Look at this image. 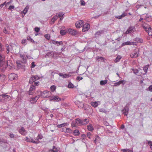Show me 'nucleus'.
<instances>
[{
    "label": "nucleus",
    "mask_w": 152,
    "mask_h": 152,
    "mask_svg": "<svg viewBox=\"0 0 152 152\" xmlns=\"http://www.w3.org/2000/svg\"><path fill=\"white\" fill-rule=\"evenodd\" d=\"M107 82V80H101L100 82V84L101 85H104L106 84Z\"/></svg>",
    "instance_id": "31"
},
{
    "label": "nucleus",
    "mask_w": 152,
    "mask_h": 152,
    "mask_svg": "<svg viewBox=\"0 0 152 152\" xmlns=\"http://www.w3.org/2000/svg\"><path fill=\"white\" fill-rule=\"evenodd\" d=\"M6 47L7 48V53H8L9 52V45L8 44H6Z\"/></svg>",
    "instance_id": "53"
},
{
    "label": "nucleus",
    "mask_w": 152,
    "mask_h": 152,
    "mask_svg": "<svg viewBox=\"0 0 152 152\" xmlns=\"http://www.w3.org/2000/svg\"><path fill=\"white\" fill-rule=\"evenodd\" d=\"M27 39L29 41H30L32 42H34V41L30 37H27Z\"/></svg>",
    "instance_id": "41"
},
{
    "label": "nucleus",
    "mask_w": 152,
    "mask_h": 152,
    "mask_svg": "<svg viewBox=\"0 0 152 152\" xmlns=\"http://www.w3.org/2000/svg\"><path fill=\"white\" fill-rule=\"evenodd\" d=\"M25 140L27 142H31L35 144L38 143L37 141L34 140L33 139L30 137H26Z\"/></svg>",
    "instance_id": "8"
},
{
    "label": "nucleus",
    "mask_w": 152,
    "mask_h": 152,
    "mask_svg": "<svg viewBox=\"0 0 152 152\" xmlns=\"http://www.w3.org/2000/svg\"><path fill=\"white\" fill-rule=\"evenodd\" d=\"M100 112L103 113H106L107 112L106 110L104 108H101L99 110Z\"/></svg>",
    "instance_id": "44"
},
{
    "label": "nucleus",
    "mask_w": 152,
    "mask_h": 152,
    "mask_svg": "<svg viewBox=\"0 0 152 152\" xmlns=\"http://www.w3.org/2000/svg\"><path fill=\"white\" fill-rule=\"evenodd\" d=\"M64 15V14L63 13V12H60L59 14H58V15L57 17H63V15Z\"/></svg>",
    "instance_id": "46"
},
{
    "label": "nucleus",
    "mask_w": 152,
    "mask_h": 152,
    "mask_svg": "<svg viewBox=\"0 0 152 152\" xmlns=\"http://www.w3.org/2000/svg\"><path fill=\"white\" fill-rule=\"evenodd\" d=\"M121 151L124 152H132V150L127 149H122Z\"/></svg>",
    "instance_id": "37"
},
{
    "label": "nucleus",
    "mask_w": 152,
    "mask_h": 152,
    "mask_svg": "<svg viewBox=\"0 0 152 152\" xmlns=\"http://www.w3.org/2000/svg\"><path fill=\"white\" fill-rule=\"evenodd\" d=\"M72 132V130L71 129L68 128H66V132L71 133Z\"/></svg>",
    "instance_id": "47"
},
{
    "label": "nucleus",
    "mask_w": 152,
    "mask_h": 152,
    "mask_svg": "<svg viewBox=\"0 0 152 152\" xmlns=\"http://www.w3.org/2000/svg\"><path fill=\"white\" fill-rule=\"evenodd\" d=\"M80 104L78 106L79 107H83L84 106V104L82 102H79Z\"/></svg>",
    "instance_id": "48"
},
{
    "label": "nucleus",
    "mask_w": 152,
    "mask_h": 152,
    "mask_svg": "<svg viewBox=\"0 0 152 152\" xmlns=\"http://www.w3.org/2000/svg\"><path fill=\"white\" fill-rule=\"evenodd\" d=\"M139 50H138L137 51H135L133 53H132L130 54V56L131 58H136L139 56Z\"/></svg>",
    "instance_id": "3"
},
{
    "label": "nucleus",
    "mask_w": 152,
    "mask_h": 152,
    "mask_svg": "<svg viewBox=\"0 0 152 152\" xmlns=\"http://www.w3.org/2000/svg\"><path fill=\"white\" fill-rule=\"evenodd\" d=\"M17 75L14 73H11L10 74V80H12L17 77Z\"/></svg>",
    "instance_id": "16"
},
{
    "label": "nucleus",
    "mask_w": 152,
    "mask_h": 152,
    "mask_svg": "<svg viewBox=\"0 0 152 152\" xmlns=\"http://www.w3.org/2000/svg\"><path fill=\"white\" fill-rule=\"evenodd\" d=\"M81 136L83 137L82 140H83L86 138V135L85 134H82L81 135Z\"/></svg>",
    "instance_id": "56"
},
{
    "label": "nucleus",
    "mask_w": 152,
    "mask_h": 152,
    "mask_svg": "<svg viewBox=\"0 0 152 152\" xmlns=\"http://www.w3.org/2000/svg\"><path fill=\"white\" fill-rule=\"evenodd\" d=\"M53 58L55 56L57 55V53L56 52H53L52 53Z\"/></svg>",
    "instance_id": "61"
},
{
    "label": "nucleus",
    "mask_w": 152,
    "mask_h": 152,
    "mask_svg": "<svg viewBox=\"0 0 152 152\" xmlns=\"http://www.w3.org/2000/svg\"><path fill=\"white\" fill-rule=\"evenodd\" d=\"M87 127L88 130L89 131H92L94 129L93 126L92 125H88Z\"/></svg>",
    "instance_id": "23"
},
{
    "label": "nucleus",
    "mask_w": 152,
    "mask_h": 152,
    "mask_svg": "<svg viewBox=\"0 0 152 152\" xmlns=\"http://www.w3.org/2000/svg\"><path fill=\"white\" fill-rule=\"evenodd\" d=\"M134 41L139 43H142L143 41V39H142L138 37L135 38L134 39Z\"/></svg>",
    "instance_id": "19"
},
{
    "label": "nucleus",
    "mask_w": 152,
    "mask_h": 152,
    "mask_svg": "<svg viewBox=\"0 0 152 152\" xmlns=\"http://www.w3.org/2000/svg\"><path fill=\"white\" fill-rule=\"evenodd\" d=\"M19 132L23 135H25L27 133L26 131L23 127H21L18 131Z\"/></svg>",
    "instance_id": "7"
},
{
    "label": "nucleus",
    "mask_w": 152,
    "mask_h": 152,
    "mask_svg": "<svg viewBox=\"0 0 152 152\" xmlns=\"http://www.w3.org/2000/svg\"><path fill=\"white\" fill-rule=\"evenodd\" d=\"M148 33V35L150 36H152V29L151 28V30L149 29V30H147V31Z\"/></svg>",
    "instance_id": "40"
},
{
    "label": "nucleus",
    "mask_w": 152,
    "mask_h": 152,
    "mask_svg": "<svg viewBox=\"0 0 152 152\" xmlns=\"http://www.w3.org/2000/svg\"><path fill=\"white\" fill-rule=\"evenodd\" d=\"M68 32L69 34L73 35H75L77 33V31L74 29L70 28L68 30Z\"/></svg>",
    "instance_id": "6"
},
{
    "label": "nucleus",
    "mask_w": 152,
    "mask_h": 152,
    "mask_svg": "<svg viewBox=\"0 0 152 152\" xmlns=\"http://www.w3.org/2000/svg\"><path fill=\"white\" fill-rule=\"evenodd\" d=\"M70 76V75L69 74H63V77L64 78L69 77Z\"/></svg>",
    "instance_id": "52"
},
{
    "label": "nucleus",
    "mask_w": 152,
    "mask_h": 152,
    "mask_svg": "<svg viewBox=\"0 0 152 152\" xmlns=\"http://www.w3.org/2000/svg\"><path fill=\"white\" fill-rule=\"evenodd\" d=\"M74 135L75 136H78L80 134V132L77 129L75 130L73 132Z\"/></svg>",
    "instance_id": "27"
},
{
    "label": "nucleus",
    "mask_w": 152,
    "mask_h": 152,
    "mask_svg": "<svg viewBox=\"0 0 152 152\" xmlns=\"http://www.w3.org/2000/svg\"><path fill=\"white\" fill-rule=\"evenodd\" d=\"M56 87L55 85H53L50 87V89L52 92H54L56 89Z\"/></svg>",
    "instance_id": "30"
},
{
    "label": "nucleus",
    "mask_w": 152,
    "mask_h": 152,
    "mask_svg": "<svg viewBox=\"0 0 152 152\" xmlns=\"http://www.w3.org/2000/svg\"><path fill=\"white\" fill-rule=\"evenodd\" d=\"M82 122L83 123V125H85L88 123L89 122V119L87 118H85L83 120H82Z\"/></svg>",
    "instance_id": "22"
},
{
    "label": "nucleus",
    "mask_w": 152,
    "mask_h": 152,
    "mask_svg": "<svg viewBox=\"0 0 152 152\" xmlns=\"http://www.w3.org/2000/svg\"><path fill=\"white\" fill-rule=\"evenodd\" d=\"M28 9V6H26L23 11V13L24 14V15L26 14Z\"/></svg>",
    "instance_id": "29"
},
{
    "label": "nucleus",
    "mask_w": 152,
    "mask_h": 152,
    "mask_svg": "<svg viewBox=\"0 0 152 152\" xmlns=\"http://www.w3.org/2000/svg\"><path fill=\"white\" fill-rule=\"evenodd\" d=\"M22 60L21 61V62L22 63L25 64L26 62V57L23 56L22 58Z\"/></svg>",
    "instance_id": "35"
},
{
    "label": "nucleus",
    "mask_w": 152,
    "mask_h": 152,
    "mask_svg": "<svg viewBox=\"0 0 152 152\" xmlns=\"http://www.w3.org/2000/svg\"><path fill=\"white\" fill-rule=\"evenodd\" d=\"M103 33L104 32L102 30L99 31H97L95 34V38L98 37H99L100 36L101 34H103Z\"/></svg>",
    "instance_id": "15"
},
{
    "label": "nucleus",
    "mask_w": 152,
    "mask_h": 152,
    "mask_svg": "<svg viewBox=\"0 0 152 152\" xmlns=\"http://www.w3.org/2000/svg\"><path fill=\"white\" fill-rule=\"evenodd\" d=\"M43 137L42 136V135H40V134H38V136H37V140H39V139H42Z\"/></svg>",
    "instance_id": "49"
},
{
    "label": "nucleus",
    "mask_w": 152,
    "mask_h": 152,
    "mask_svg": "<svg viewBox=\"0 0 152 152\" xmlns=\"http://www.w3.org/2000/svg\"><path fill=\"white\" fill-rule=\"evenodd\" d=\"M90 25L88 23H85L84 25L83 26V27L82 29V31L83 32H85L88 31Z\"/></svg>",
    "instance_id": "5"
},
{
    "label": "nucleus",
    "mask_w": 152,
    "mask_h": 152,
    "mask_svg": "<svg viewBox=\"0 0 152 152\" xmlns=\"http://www.w3.org/2000/svg\"><path fill=\"white\" fill-rule=\"evenodd\" d=\"M91 135V133L90 132H88L87 134V137L90 139H91V137H90Z\"/></svg>",
    "instance_id": "59"
},
{
    "label": "nucleus",
    "mask_w": 152,
    "mask_h": 152,
    "mask_svg": "<svg viewBox=\"0 0 152 152\" xmlns=\"http://www.w3.org/2000/svg\"><path fill=\"white\" fill-rule=\"evenodd\" d=\"M129 107L127 106H125L122 110V112L125 116H126L129 113Z\"/></svg>",
    "instance_id": "2"
},
{
    "label": "nucleus",
    "mask_w": 152,
    "mask_h": 152,
    "mask_svg": "<svg viewBox=\"0 0 152 152\" xmlns=\"http://www.w3.org/2000/svg\"><path fill=\"white\" fill-rule=\"evenodd\" d=\"M7 93H4L0 95V100H2L9 99V96L7 95Z\"/></svg>",
    "instance_id": "4"
},
{
    "label": "nucleus",
    "mask_w": 152,
    "mask_h": 152,
    "mask_svg": "<svg viewBox=\"0 0 152 152\" xmlns=\"http://www.w3.org/2000/svg\"><path fill=\"white\" fill-rule=\"evenodd\" d=\"M83 79V78L82 77H81L80 76H77L76 78L77 80H78L79 81Z\"/></svg>",
    "instance_id": "58"
},
{
    "label": "nucleus",
    "mask_w": 152,
    "mask_h": 152,
    "mask_svg": "<svg viewBox=\"0 0 152 152\" xmlns=\"http://www.w3.org/2000/svg\"><path fill=\"white\" fill-rule=\"evenodd\" d=\"M38 97L37 96H36L35 97H33L31 98V101L32 102H31L34 103V102H36L37 100L38 99Z\"/></svg>",
    "instance_id": "28"
},
{
    "label": "nucleus",
    "mask_w": 152,
    "mask_h": 152,
    "mask_svg": "<svg viewBox=\"0 0 152 152\" xmlns=\"http://www.w3.org/2000/svg\"><path fill=\"white\" fill-rule=\"evenodd\" d=\"M146 90L147 91H149L151 92H152V85L149 86L148 88L146 89Z\"/></svg>",
    "instance_id": "43"
},
{
    "label": "nucleus",
    "mask_w": 152,
    "mask_h": 152,
    "mask_svg": "<svg viewBox=\"0 0 152 152\" xmlns=\"http://www.w3.org/2000/svg\"><path fill=\"white\" fill-rule=\"evenodd\" d=\"M83 22L82 20H79L77 21L75 23L76 27L77 28H79L83 26Z\"/></svg>",
    "instance_id": "9"
},
{
    "label": "nucleus",
    "mask_w": 152,
    "mask_h": 152,
    "mask_svg": "<svg viewBox=\"0 0 152 152\" xmlns=\"http://www.w3.org/2000/svg\"><path fill=\"white\" fill-rule=\"evenodd\" d=\"M16 137L13 134H10V138H16Z\"/></svg>",
    "instance_id": "55"
},
{
    "label": "nucleus",
    "mask_w": 152,
    "mask_h": 152,
    "mask_svg": "<svg viewBox=\"0 0 152 152\" xmlns=\"http://www.w3.org/2000/svg\"><path fill=\"white\" fill-rule=\"evenodd\" d=\"M62 132H66V128H64L61 129Z\"/></svg>",
    "instance_id": "54"
},
{
    "label": "nucleus",
    "mask_w": 152,
    "mask_h": 152,
    "mask_svg": "<svg viewBox=\"0 0 152 152\" xmlns=\"http://www.w3.org/2000/svg\"><path fill=\"white\" fill-rule=\"evenodd\" d=\"M121 58V57L120 56H118L115 60V62L116 63L118 62Z\"/></svg>",
    "instance_id": "32"
},
{
    "label": "nucleus",
    "mask_w": 152,
    "mask_h": 152,
    "mask_svg": "<svg viewBox=\"0 0 152 152\" xmlns=\"http://www.w3.org/2000/svg\"><path fill=\"white\" fill-rule=\"evenodd\" d=\"M126 15V13L124 12L120 16H115V18L118 19H121Z\"/></svg>",
    "instance_id": "17"
},
{
    "label": "nucleus",
    "mask_w": 152,
    "mask_h": 152,
    "mask_svg": "<svg viewBox=\"0 0 152 152\" xmlns=\"http://www.w3.org/2000/svg\"><path fill=\"white\" fill-rule=\"evenodd\" d=\"M96 60L98 61H101L105 62L104 58L102 57L97 56L96 58Z\"/></svg>",
    "instance_id": "18"
},
{
    "label": "nucleus",
    "mask_w": 152,
    "mask_h": 152,
    "mask_svg": "<svg viewBox=\"0 0 152 152\" xmlns=\"http://www.w3.org/2000/svg\"><path fill=\"white\" fill-rule=\"evenodd\" d=\"M68 87L69 88H73L74 87V86L71 82L69 83Z\"/></svg>",
    "instance_id": "34"
},
{
    "label": "nucleus",
    "mask_w": 152,
    "mask_h": 152,
    "mask_svg": "<svg viewBox=\"0 0 152 152\" xmlns=\"http://www.w3.org/2000/svg\"><path fill=\"white\" fill-rule=\"evenodd\" d=\"M80 4L81 5L84 6L85 4V3L83 0H80Z\"/></svg>",
    "instance_id": "51"
},
{
    "label": "nucleus",
    "mask_w": 152,
    "mask_h": 152,
    "mask_svg": "<svg viewBox=\"0 0 152 152\" xmlns=\"http://www.w3.org/2000/svg\"><path fill=\"white\" fill-rule=\"evenodd\" d=\"M4 58L3 55L0 53V66H2L4 63Z\"/></svg>",
    "instance_id": "12"
},
{
    "label": "nucleus",
    "mask_w": 152,
    "mask_h": 152,
    "mask_svg": "<svg viewBox=\"0 0 152 152\" xmlns=\"http://www.w3.org/2000/svg\"><path fill=\"white\" fill-rule=\"evenodd\" d=\"M88 50V46H86L84 49L83 50H81L80 51V53H82L85 50Z\"/></svg>",
    "instance_id": "45"
},
{
    "label": "nucleus",
    "mask_w": 152,
    "mask_h": 152,
    "mask_svg": "<svg viewBox=\"0 0 152 152\" xmlns=\"http://www.w3.org/2000/svg\"><path fill=\"white\" fill-rule=\"evenodd\" d=\"M143 28L146 31H147V30H151V26L148 24H145L144 25H142Z\"/></svg>",
    "instance_id": "13"
},
{
    "label": "nucleus",
    "mask_w": 152,
    "mask_h": 152,
    "mask_svg": "<svg viewBox=\"0 0 152 152\" xmlns=\"http://www.w3.org/2000/svg\"><path fill=\"white\" fill-rule=\"evenodd\" d=\"M34 30L36 32H38L40 30V28L38 27H36L34 28Z\"/></svg>",
    "instance_id": "50"
},
{
    "label": "nucleus",
    "mask_w": 152,
    "mask_h": 152,
    "mask_svg": "<svg viewBox=\"0 0 152 152\" xmlns=\"http://www.w3.org/2000/svg\"><path fill=\"white\" fill-rule=\"evenodd\" d=\"M31 68H34V67L36 65H35V63L34 62H32L31 63Z\"/></svg>",
    "instance_id": "57"
},
{
    "label": "nucleus",
    "mask_w": 152,
    "mask_h": 152,
    "mask_svg": "<svg viewBox=\"0 0 152 152\" xmlns=\"http://www.w3.org/2000/svg\"><path fill=\"white\" fill-rule=\"evenodd\" d=\"M58 18V17H57V16H54L52 18L51 20L52 22H54Z\"/></svg>",
    "instance_id": "36"
},
{
    "label": "nucleus",
    "mask_w": 152,
    "mask_h": 152,
    "mask_svg": "<svg viewBox=\"0 0 152 152\" xmlns=\"http://www.w3.org/2000/svg\"><path fill=\"white\" fill-rule=\"evenodd\" d=\"M91 104L92 106L96 107L98 106V103L97 102H91Z\"/></svg>",
    "instance_id": "24"
},
{
    "label": "nucleus",
    "mask_w": 152,
    "mask_h": 152,
    "mask_svg": "<svg viewBox=\"0 0 152 152\" xmlns=\"http://www.w3.org/2000/svg\"><path fill=\"white\" fill-rule=\"evenodd\" d=\"M148 144L150 146L152 145V142L151 141H148Z\"/></svg>",
    "instance_id": "63"
},
{
    "label": "nucleus",
    "mask_w": 152,
    "mask_h": 152,
    "mask_svg": "<svg viewBox=\"0 0 152 152\" xmlns=\"http://www.w3.org/2000/svg\"><path fill=\"white\" fill-rule=\"evenodd\" d=\"M126 81L124 80H120L118 82H116L114 83V86H119L121 84H122L124 85Z\"/></svg>",
    "instance_id": "10"
},
{
    "label": "nucleus",
    "mask_w": 152,
    "mask_h": 152,
    "mask_svg": "<svg viewBox=\"0 0 152 152\" xmlns=\"http://www.w3.org/2000/svg\"><path fill=\"white\" fill-rule=\"evenodd\" d=\"M52 53H53V51H52L48 52L46 54L45 56V57H46V56H47L48 57H50L51 58H53Z\"/></svg>",
    "instance_id": "26"
},
{
    "label": "nucleus",
    "mask_w": 152,
    "mask_h": 152,
    "mask_svg": "<svg viewBox=\"0 0 152 152\" xmlns=\"http://www.w3.org/2000/svg\"><path fill=\"white\" fill-rule=\"evenodd\" d=\"M58 150L55 146H53V149L49 150V152H58Z\"/></svg>",
    "instance_id": "21"
},
{
    "label": "nucleus",
    "mask_w": 152,
    "mask_h": 152,
    "mask_svg": "<svg viewBox=\"0 0 152 152\" xmlns=\"http://www.w3.org/2000/svg\"><path fill=\"white\" fill-rule=\"evenodd\" d=\"M41 95L44 97L47 98L50 96L51 95V93L48 91H45L42 92Z\"/></svg>",
    "instance_id": "1"
},
{
    "label": "nucleus",
    "mask_w": 152,
    "mask_h": 152,
    "mask_svg": "<svg viewBox=\"0 0 152 152\" xmlns=\"http://www.w3.org/2000/svg\"><path fill=\"white\" fill-rule=\"evenodd\" d=\"M75 122L79 126L83 125V123L82 122V120H81L80 118H77L75 119Z\"/></svg>",
    "instance_id": "14"
},
{
    "label": "nucleus",
    "mask_w": 152,
    "mask_h": 152,
    "mask_svg": "<svg viewBox=\"0 0 152 152\" xmlns=\"http://www.w3.org/2000/svg\"><path fill=\"white\" fill-rule=\"evenodd\" d=\"M134 29V28L133 27H132L131 26H130L128 28V30L130 32H132V31L133 30V29Z\"/></svg>",
    "instance_id": "42"
},
{
    "label": "nucleus",
    "mask_w": 152,
    "mask_h": 152,
    "mask_svg": "<svg viewBox=\"0 0 152 152\" xmlns=\"http://www.w3.org/2000/svg\"><path fill=\"white\" fill-rule=\"evenodd\" d=\"M26 42V39H23L22 41V43L23 44L25 45Z\"/></svg>",
    "instance_id": "64"
},
{
    "label": "nucleus",
    "mask_w": 152,
    "mask_h": 152,
    "mask_svg": "<svg viewBox=\"0 0 152 152\" xmlns=\"http://www.w3.org/2000/svg\"><path fill=\"white\" fill-rule=\"evenodd\" d=\"M35 90V86L34 85H32L31 86L29 90H30V91H34Z\"/></svg>",
    "instance_id": "38"
},
{
    "label": "nucleus",
    "mask_w": 152,
    "mask_h": 152,
    "mask_svg": "<svg viewBox=\"0 0 152 152\" xmlns=\"http://www.w3.org/2000/svg\"><path fill=\"white\" fill-rule=\"evenodd\" d=\"M148 67V66L147 65H146L144 67L143 70H144V72L145 73L147 72Z\"/></svg>",
    "instance_id": "39"
},
{
    "label": "nucleus",
    "mask_w": 152,
    "mask_h": 152,
    "mask_svg": "<svg viewBox=\"0 0 152 152\" xmlns=\"http://www.w3.org/2000/svg\"><path fill=\"white\" fill-rule=\"evenodd\" d=\"M36 81L35 78L34 76H32L30 79L29 83L30 84H32L34 82Z\"/></svg>",
    "instance_id": "25"
},
{
    "label": "nucleus",
    "mask_w": 152,
    "mask_h": 152,
    "mask_svg": "<svg viewBox=\"0 0 152 152\" xmlns=\"http://www.w3.org/2000/svg\"><path fill=\"white\" fill-rule=\"evenodd\" d=\"M60 34L62 35H65L66 33V31L65 30H62L60 31Z\"/></svg>",
    "instance_id": "33"
},
{
    "label": "nucleus",
    "mask_w": 152,
    "mask_h": 152,
    "mask_svg": "<svg viewBox=\"0 0 152 152\" xmlns=\"http://www.w3.org/2000/svg\"><path fill=\"white\" fill-rule=\"evenodd\" d=\"M57 127L58 128H61V127H64V126L63 124H60L58 125L57 126Z\"/></svg>",
    "instance_id": "60"
},
{
    "label": "nucleus",
    "mask_w": 152,
    "mask_h": 152,
    "mask_svg": "<svg viewBox=\"0 0 152 152\" xmlns=\"http://www.w3.org/2000/svg\"><path fill=\"white\" fill-rule=\"evenodd\" d=\"M34 91H30V90H29L28 91V94L29 95H32L33 93H34Z\"/></svg>",
    "instance_id": "62"
},
{
    "label": "nucleus",
    "mask_w": 152,
    "mask_h": 152,
    "mask_svg": "<svg viewBox=\"0 0 152 152\" xmlns=\"http://www.w3.org/2000/svg\"><path fill=\"white\" fill-rule=\"evenodd\" d=\"M133 43V42H132V43L129 41H128L126 42H124L123 43L122 45L121 46H123L125 45H130L132 44V43Z\"/></svg>",
    "instance_id": "20"
},
{
    "label": "nucleus",
    "mask_w": 152,
    "mask_h": 152,
    "mask_svg": "<svg viewBox=\"0 0 152 152\" xmlns=\"http://www.w3.org/2000/svg\"><path fill=\"white\" fill-rule=\"evenodd\" d=\"M61 99L58 96H54L50 99V101L58 102L61 101Z\"/></svg>",
    "instance_id": "11"
}]
</instances>
